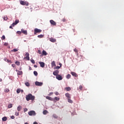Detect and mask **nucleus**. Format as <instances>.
Returning <instances> with one entry per match:
<instances>
[{"mask_svg": "<svg viewBox=\"0 0 124 124\" xmlns=\"http://www.w3.org/2000/svg\"><path fill=\"white\" fill-rule=\"evenodd\" d=\"M12 67H14V68H15V67H16L15 64H13L12 65Z\"/></svg>", "mask_w": 124, "mask_h": 124, "instance_id": "603ef678", "label": "nucleus"}, {"mask_svg": "<svg viewBox=\"0 0 124 124\" xmlns=\"http://www.w3.org/2000/svg\"><path fill=\"white\" fill-rule=\"evenodd\" d=\"M56 79H57V80H59V81H61V80H62V76L58 75V76H57L56 77Z\"/></svg>", "mask_w": 124, "mask_h": 124, "instance_id": "6e6552de", "label": "nucleus"}, {"mask_svg": "<svg viewBox=\"0 0 124 124\" xmlns=\"http://www.w3.org/2000/svg\"><path fill=\"white\" fill-rule=\"evenodd\" d=\"M21 32L24 33V34H27V31L24 30V29H21Z\"/></svg>", "mask_w": 124, "mask_h": 124, "instance_id": "aec40b11", "label": "nucleus"}, {"mask_svg": "<svg viewBox=\"0 0 124 124\" xmlns=\"http://www.w3.org/2000/svg\"><path fill=\"white\" fill-rule=\"evenodd\" d=\"M35 96L31 95V101H33L34 100Z\"/></svg>", "mask_w": 124, "mask_h": 124, "instance_id": "72a5a7b5", "label": "nucleus"}, {"mask_svg": "<svg viewBox=\"0 0 124 124\" xmlns=\"http://www.w3.org/2000/svg\"><path fill=\"white\" fill-rule=\"evenodd\" d=\"M20 4H21V5H28V2H27V1L20 0Z\"/></svg>", "mask_w": 124, "mask_h": 124, "instance_id": "20e7f679", "label": "nucleus"}, {"mask_svg": "<svg viewBox=\"0 0 124 124\" xmlns=\"http://www.w3.org/2000/svg\"><path fill=\"white\" fill-rule=\"evenodd\" d=\"M9 91H10L9 89H6L4 90V92L5 93H9Z\"/></svg>", "mask_w": 124, "mask_h": 124, "instance_id": "e433bc0d", "label": "nucleus"}, {"mask_svg": "<svg viewBox=\"0 0 124 124\" xmlns=\"http://www.w3.org/2000/svg\"><path fill=\"white\" fill-rule=\"evenodd\" d=\"M26 57H24V60H27V61H30V54L27 52L25 54Z\"/></svg>", "mask_w": 124, "mask_h": 124, "instance_id": "7ed1b4c3", "label": "nucleus"}, {"mask_svg": "<svg viewBox=\"0 0 124 124\" xmlns=\"http://www.w3.org/2000/svg\"><path fill=\"white\" fill-rule=\"evenodd\" d=\"M11 119H15V116H14L13 115V116H11Z\"/></svg>", "mask_w": 124, "mask_h": 124, "instance_id": "5fc2aeb1", "label": "nucleus"}, {"mask_svg": "<svg viewBox=\"0 0 124 124\" xmlns=\"http://www.w3.org/2000/svg\"><path fill=\"white\" fill-rule=\"evenodd\" d=\"M16 64V65H20V62L19 61H16L15 62Z\"/></svg>", "mask_w": 124, "mask_h": 124, "instance_id": "c756f323", "label": "nucleus"}, {"mask_svg": "<svg viewBox=\"0 0 124 124\" xmlns=\"http://www.w3.org/2000/svg\"><path fill=\"white\" fill-rule=\"evenodd\" d=\"M17 111H21L22 110V107L21 106H18V107L17 108Z\"/></svg>", "mask_w": 124, "mask_h": 124, "instance_id": "412c9836", "label": "nucleus"}, {"mask_svg": "<svg viewBox=\"0 0 124 124\" xmlns=\"http://www.w3.org/2000/svg\"><path fill=\"white\" fill-rule=\"evenodd\" d=\"M53 92H51V93H50L49 94H48V95H52V94H53Z\"/></svg>", "mask_w": 124, "mask_h": 124, "instance_id": "864d4df0", "label": "nucleus"}, {"mask_svg": "<svg viewBox=\"0 0 124 124\" xmlns=\"http://www.w3.org/2000/svg\"><path fill=\"white\" fill-rule=\"evenodd\" d=\"M74 52H77V56H78V49H77V48H75L74 49Z\"/></svg>", "mask_w": 124, "mask_h": 124, "instance_id": "7c9ffc66", "label": "nucleus"}, {"mask_svg": "<svg viewBox=\"0 0 124 124\" xmlns=\"http://www.w3.org/2000/svg\"><path fill=\"white\" fill-rule=\"evenodd\" d=\"M60 71H59L58 70H55L53 72V74L54 75V76H58L59 75Z\"/></svg>", "mask_w": 124, "mask_h": 124, "instance_id": "423d86ee", "label": "nucleus"}, {"mask_svg": "<svg viewBox=\"0 0 124 124\" xmlns=\"http://www.w3.org/2000/svg\"><path fill=\"white\" fill-rule=\"evenodd\" d=\"M20 92H21V93H24V90H21Z\"/></svg>", "mask_w": 124, "mask_h": 124, "instance_id": "bf43d9fd", "label": "nucleus"}, {"mask_svg": "<svg viewBox=\"0 0 124 124\" xmlns=\"http://www.w3.org/2000/svg\"><path fill=\"white\" fill-rule=\"evenodd\" d=\"M46 99H48V100H51V101H53V100H54V99H53V98L50 97V96H47L46 97Z\"/></svg>", "mask_w": 124, "mask_h": 124, "instance_id": "4468645a", "label": "nucleus"}, {"mask_svg": "<svg viewBox=\"0 0 124 124\" xmlns=\"http://www.w3.org/2000/svg\"><path fill=\"white\" fill-rule=\"evenodd\" d=\"M71 74H72V75L73 76H75V77H77V76H78V75H77V74H76V73L74 72H72L71 73Z\"/></svg>", "mask_w": 124, "mask_h": 124, "instance_id": "ddd939ff", "label": "nucleus"}, {"mask_svg": "<svg viewBox=\"0 0 124 124\" xmlns=\"http://www.w3.org/2000/svg\"><path fill=\"white\" fill-rule=\"evenodd\" d=\"M34 67H35V68H36V67H37V65H34Z\"/></svg>", "mask_w": 124, "mask_h": 124, "instance_id": "13d9d810", "label": "nucleus"}, {"mask_svg": "<svg viewBox=\"0 0 124 124\" xmlns=\"http://www.w3.org/2000/svg\"><path fill=\"white\" fill-rule=\"evenodd\" d=\"M39 63L41 67H44V66H45V63H44V62H39Z\"/></svg>", "mask_w": 124, "mask_h": 124, "instance_id": "9b49d317", "label": "nucleus"}, {"mask_svg": "<svg viewBox=\"0 0 124 124\" xmlns=\"http://www.w3.org/2000/svg\"><path fill=\"white\" fill-rule=\"evenodd\" d=\"M36 115V113H35V111L32 110L31 111V115L32 116H35Z\"/></svg>", "mask_w": 124, "mask_h": 124, "instance_id": "5701e85b", "label": "nucleus"}, {"mask_svg": "<svg viewBox=\"0 0 124 124\" xmlns=\"http://www.w3.org/2000/svg\"><path fill=\"white\" fill-rule=\"evenodd\" d=\"M16 93H21V89H17Z\"/></svg>", "mask_w": 124, "mask_h": 124, "instance_id": "cd10ccee", "label": "nucleus"}, {"mask_svg": "<svg viewBox=\"0 0 124 124\" xmlns=\"http://www.w3.org/2000/svg\"><path fill=\"white\" fill-rule=\"evenodd\" d=\"M16 116H19V112H16Z\"/></svg>", "mask_w": 124, "mask_h": 124, "instance_id": "de8ad7c7", "label": "nucleus"}, {"mask_svg": "<svg viewBox=\"0 0 124 124\" xmlns=\"http://www.w3.org/2000/svg\"><path fill=\"white\" fill-rule=\"evenodd\" d=\"M3 20H4L5 21H7V16H4L3 17Z\"/></svg>", "mask_w": 124, "mask_h": 124, "instance_id": "c85d7f7f", "label": "nucleus"}, {"mask_svg": "<svg viewBox=\"0 0 124 124\" xmlns=\"http://www.w3.org/2000/svg\"><path fill=\"white\" fill-rule=\"evenodd\" d=\"M52 116L53 117V118H54V119H58V116H57V115L56 114H53Z\"/></svg>", "mask_w": 124, "mask_h": 124, "instance_id": "473e14b6", "label": "nucleus"}, {"mask_svg": "<svg viewBox=\"0 0 124 124\" xmlns=\"http://www.w3.org/2000/svg\"><path fill=\"white\" fill-rule=\"evenodd\" d=\"M25 124H29L28 123H25Z\"/></svg>", "mask_w": 124, "mask_h": 124, "instance_id": "0e129e2a", "label": "nucleus"}, {"mask_svg": "<svg viewBox=\"0 0 124 124\" xmlns=\"http://www.w3.org/2000/svg\"><path fill=\"white\" fill-rule=\"evenodd\" d=\"M51 66L52 67H54V66H56V62H55V61H53L51 62Z\"/></svg>", "mask_w": 124, "mask_h": 124, "instance_id": "dca6fc26", "label": "nucleus"}, {"mask_svg": "<svg viewBox=\"0 0 124 124\" xmlns=\"http://www.w3.org/2000/svg\"><path fill=\"white\" fill-rule=\"evenodd\" d=\"M25 85L27 87H30V83L29 82H26Z\"/></svg>", "mask_w": 124, "mask_h": 124, "instance_id": "c9c22d12", "label": "nucleus"}, {"mask_svg": "<svg viewBox=\"0 0 124 124\" xmlns=\"http://www.w3.org/2000/svg\"><path fill=\"white\" fill-rule=\"evenodd\" d=\"M19 70H22V68H20L19 69Z\"/></svg>", "mask_w": 124, "mask_h": 124, "instance_id": "e2e57ef3", "label": "nucleus"}, {"mask_svg": "<svg viewBox=\"0 0 124 124\" xmlns=\"http://www.w3.org/2000/svg\"><path fill=\"white\" fill-rule=\"evenodd\" d=\"M59 64H60L61 67H62V63H60Z\"/></svg>", "mask_w": 124, "mask_h": 124, "instance_id": "680f3d73", "label": "nucleus"}, {"mask_svg": "<svg viewBox=\"0 0 124 124\" xmlns=\"http://www.w3.org/2000/svg\"><path fill=\"white\" fill-rule=\"evenodd\" d=\"M68 102L69 103H73V101L70 99V98H68Z\"/></svg>", "mask_w": 124, "mask_h": 124, "instance_id": "393cba45", "label": "nucleus"}, {"mask_svg": "<svg viewBox=\"0 0 124 124\" xmlns=\"http://www.w3.org/2000/svg\"><path fill=\"white\" fill-rule=\"evenodd\" d=\"M10 29H13V27H12V26H10Z\"/></svg>", "mask_w": 124, "mask_h": 124, "instance_id": "4d7b16f0", "label": "nucleus"}, {"mask_svg": "<svg viewBox=\"0 0 124 124\" xmlns=\"http://www.w3.org/2000/svg\"><path fill=\"white\" fill-rule=\"evenodd\" d=\"M41 31H42V30L35 28L34 29V34H36V33H39L41 32Z\"/></svg>", "mask_w": 124, "mask_h": 124, "instance_id": "f03ea898", "label": "nucleus"}, {"mask_svg": "<svg viewBox=\"0 0 124 124\" xmlns=\"http://www.w3.org/2000/svg\"><path fill=\"white\" fill-rule=\"evenodd\" d=\"M4 46H7L8 45V43H4Z\"/></svg>", "mask_w": 124, "mask_h": 124, "instance_id": "49530a36", "label": "nucleus"}, {"mask_svg": "<svg viewBox=\"0 0 124 124\" xmlns=\"http://www.w3.org/2000/svg\"><path fill=\"white\" fill-rule=\"evenodd\" d=\"M8 108H12V104H9Z\"/></svg>", "mask_w": 124, "mask_h": 124, "instance_id": "58836bf2", "label": "nucleus"}, {"mask_svg": "<svg viewBox=\"0 0 124 124\" xmlns=\"http://www.w3.org/2000/svg\"><path fill=\"white\" fill-rule=\"evenodd\" d=\"M62 22H66V19H65V18H64L62 19Z\"/></svg>", "mask_w": 124, "mask_h": 124, "instance_id": "ea45409f", "label": "nucleus"}, {"mask_svg": "<svg viewBox=\"0 0 124 124\" xmlns=\"http://www.w3.org/2000/svg\"><path fill=\"white\" fill-rule=\"evenodd\" d=\"M37 37L38 38H43V37H44V35H42V34H40V35H38L37 36Z\"/></svg>", "mask_w": 124, "mask_h": 124, "instance_id": "4be33fe9", "label": "nucleus"}, {"mask_svg": "<svg viewBox=\"0 0 124 124\" xmlns=\"http://www.w3.org/2000/svg\"><path fill=\"white\" fill-rule=\"evenodd\" d=\"M27 111H28V108H25L24 109V112H27Z\"/></svg>", "mask_w": 124, "mask_h": 124, "instance_id": "8fccbe9b", "label": "nucleus"}, {"mask_svg": "<svg viewBox=\"0 0 124 124\" xmlns=\"http://www.w3.org/2000/svg\"><path fill=\"white\" fill-rule=\"evenodd\" d=\"M79 89L80 91H82V90H83V86H82V85H80L79 86Z\"/></svg>", "mask_w": 124, "mask_h": 124, "instance_id": "f704fd0d", "label": "nucleus"}, {"mask_svg": "<svg viewBox=\"0 0 124 124\" xmlns=\"http://www.w3.org/2000/svg\"><path fill=\"white\" fill-rule=\"evenodd\" d=\"M61 68V66H57L55 67V69H60Z\"/></svg>", "mask_w": 124, "mask_h": 124, "instance_id": "a19ab883", "label": "nucleus"}, {"mask_svg": "<svg viewBox=\"0 0 124 124\" xmlns=\"http://www.w3.org/2000/svg\"><path fill=\"white\" fill-rule=\"evenodd\" d=\"M65 90L66 91H67V92H68L71 90V88H70V87H66Z\"/></svg>", "mask_w": 124, "mask_h": 124, "instance_id": "b1692460", "label": "nucleus"}, {"mask_svg": "<svg viewBox=\"0 0 124 124\" xmlns=\"http://www.w3.org/2000/svg\"><path fill=\"white\" fill-rule=\"evenodd\" d=\"M35 85H36V86H39L41 87V86H42V85H43V83L39 82L38 81H36L35 82Z\"/></svg>", "mask_w": 124, "mask_h": 124, "instance_id": "0eeeda50", "label": "nucleus"}, {"mask_svg": "<svg viewBox=\"0 0 124 124\" xmlns=\"http://www.w3.org/2000/svg\"><path fill=\"white\" fill-rule=\"evenodd\" d=\"M13 51L14 52H17L18 51V49H17V48H15L13 50Z\"/></svg>", "mask_w": 124, "mask_h": 124, "instance_id": "79ce46f5", "label": "nucleus"}, {"mask_svg": "<svg viewBox=\"0 0 124 124\" xmlns=\"http://www.w3.org/2000/svg\"><path fill=\"white\" fill-rule=\"evenodd\" d=\"M7 62H10L11 63H12V62L10 60H7Z\"/></svg>", "mask_w": 124, "mask_h": 124, "instance_id": "c03bdc74", "label": "nucleus"}, {"mask_svg": "<svg viewBox=\"0 0 124 124\" xmlns=\"http://www.w3.org/2000/svg\"><path fill=\"white\" fill-rule=\"evenodd\" d=\"M49 22L52 26H57V23L53 20H50Z\"/></svg>", "mask_w": 124, "mask_h": 124, "instance_id": "39448f33", "label": "nucleus"}, {"mask_svg": "<svg viewBox=\"0 0 124 124\" xmlns=\"http://www.w3.org/2000/svg\"><path fill=\"white\" fill-rule=\"evenodd\" d=\"M56 95H59V93L58 92H56L55 93Z\"/></svg>", "mask_w": 124, "mask_h": 124, "instance_id": "6e6d98bb", "label": "nucleus"}, {"mask_svg": "<svg viewBox=\"0 0 124 124\" xmlns=\"http://www.w3.org/2000/svg\"><path fill=\"white\" fill-rule=\"evenodd\" d=\"M31 62H32V63H35V62L33 60H31Z\"/></svg>", "mask_w": 124, "mask_h": 124, "instance_id": "3c124183", "label": "nucleus"}, {"mask_svg": "<svg viewBox=\"0 0 124 124\" xmlns=\"http://www.w3.org/2000/svg\"><path fill=\"white\" fill-rule=\"evenodd\" d=\"M47 113H48V111L46 110H45L43 112V114L44 115H46L47 114Z\"/></svg>", "mask_w": 124, "mask_h": 124, "instance_id": "a878e982", "label": "nucleus"}, {"mask_svg": "<svg viewBox=\"0 0 124 124\" xmlns=\"http://www.w3.org/2000/svg\"><path fill=\"white\" fill-rule=\"evenodd\" d=\"M54 100H53L52 101H59V100H60V98L57 97H55L54 99Z\"/></svg>", "mask_w": 124, "mask_h": 124, "instance_id": "6ab92c4d", "label": "nucleus"}, {"mask_svg": "<svg viewBox=\"0 0 124 124\" xmlns=\"http://www.w3.org/2000/svg\"><path fill=\"white\" fill-rule=\"evenodd\" d=\"M42 55L43 56H47V52H46V51L43 50Z\"/></svg>", "mask_w": 124, "mask_h": 124, "instance_id": "a211bd4d", "label": "nucleus"}, {"mask_svg": "<svg viewBox=\"0 0 124 124\" xmlns=\"http://www.w3.org/2000/svg\"><path fill=\"white\" fill-rule=\"evenodd\" d=\"M18 23H19V19H16L15 20V22L12 24V26H13V27H14L15 25H17Z\"/></svg>", "mask_w": 124, "mask_h": 124, "instance_id": "1a4fd4ad", "label": "nucleus"}, {"mask_svg": "<svg viewBox=\"0 0 124 124\" xmlns=\"http://www.w3.org/2000/svg\"><path fill=\"white\" fill-rule=\"evenodd\" d=\"M34 75H35V76H37V75H38V73H37V72L36 71H34L33 72Z\"/></svg>", "mask_w": 124, "mask_h": 124, "instance_id": "2f4dec72", "label": "nucleus"}, {"mask_svg": "<svg viewBox=\"0 0 124 124\" xmlns=\"http://www.w3.org/2000/svg\"><path fill=\"white\" fill-rule=\"evenodd\" d=\"M38 54H39L40 55H41V51L40 50H38Z\"/></svg>", "mask_w": 124, "mask_h": 124, "instance_id": "09e8293b", "label": "nucleus"}, {"mask_svg": "<svg viewBox=\"0 0 124 124\" xmlns=\"http://www.w3.org/2000/svg\"><path fill=\"white\" fill-rule=\"evenodd\" d=\"M2 79L0 78V82H2Z\"/></svg>", "mask_w": 124, "mask_h": 124, "instance_id": "052dcab7", "label": "nucleus"}, {"mask_svg": "<svg viewBox=\"0 0 124 124\" xmlns=\"http://www.w3.org/2000/svg\"><path fill=\"white\" fill-rule=\"evenodd\" d=\"M16 71L17 73V75H23V71H19L17 70H16Z\"/></svg>", "mask_w": 124, "mask_h": 124, "instance_id": "9d476101", "label": "nucleus"}, {"mask_svg": "<svg viewBox=\"0 0 124 124\" xmlns=\"http://www.w3.org/2000/svg\"><path fill=\"white\" fill-rule=\"evenodd\" d=\"M49 40L51 42H53V43L57 41V40H56V39L53 38H50Z\"/></svg>", "mask_w": 124, "mask_h": 124, "instance_id": "f8f14e48", "label": "nucleus"}, {"mask_svg": "<svg viewBox=\"0 0 124 124\" xmlns=\"http://www.w3.org/2000/svg\"><path fill=\"white\" fill-rule=\"evenodd\" d=\"M65 95L67 98H71V97L70 96V94L69 93H66L65 94Z\"/></svg>", "mask_w": 124, "mask_h": 124, "instance_id": "2eb2a0df", "label": "nucleus"}, {"mask_svg": "<svg viewBox=\"0 0 124 124\" xmlns=\"http://www.w3.org/2000/svg\"><path fill=\"white\" fill-rule=\"evenodd\" d=\"M28 114L29 116H31V110L29 112Z\"/></svg>", "mask_w": 124, "mask_h": 124, "instance_id": "a18cd8bd", "label": "nucleus"}, {"mask_svg": "<svg viewBox=\"0 0 124 124\" xmlns=\"http://www.w3.org/2000/svg\"><path fill=\"white\" fill-rule=\"evenodd\" d=\"M26 100L29 101V100H31V94H29L26 96Z\"/></svg>", "mask_w": 124, "mask_h": 124, "instance_id": "f257e3e1", "label": "nucleus"}, {"mask_svg": "<svg viewBox=\"0 0 124 124\" xmlns=\"http://www.w3.org/2000/svg\"><path fill=\"white\" fill-rule=\"evenodd\" d=\"M70 77H71V75H70V74H68L66 76L67 79H70Z\"/></svg>", "mask_w": 124, "mask_h": 124, "instance_id": "bb28decb", "label": "nucleus"}, {"mask_svg": "<svg viewBox=\"0 0 124 124\" xmlns=\"http://www.w3.org/2000/svg\"><path fill=\"white\" fill-rule=\"evenodd\" d=\"M1 39H2V40H4V39H5V36H4V35H3L2 36Z\"/></svg>", "mask_w": 124, "mask_h": 124, "instance_id": "4c0bfd02", "label": "nucleus"}, {"mask_svg": "<svg viewBox=\"0 0 124 124\" xmlns=\"http://www.w3.org/2000/svg\"><path fill=\"white\" fill-rule=\"evenodd\" d=\"M2 121H3V122H6V121H7V117H3L2 118Z\"/></svg>", "mask_w": 124, "mask_h": 124, "instance_id": "f3484780", "label": "nucleus"}, {"mask_svg": "<svg viewBox=\"0 0 124 124\" xmlns=\"http://www.w3.org/2000/svg\"><path fill=\"white\" fill-rule=\"evenodd\" d=\"M16 32L18 34H21L22 33V31H17Z\"/></svg>", "mask_w": 124, "mask_h": 124, "instance_id": "37998d69", "label": "nucleus"}]
</instances>
